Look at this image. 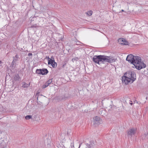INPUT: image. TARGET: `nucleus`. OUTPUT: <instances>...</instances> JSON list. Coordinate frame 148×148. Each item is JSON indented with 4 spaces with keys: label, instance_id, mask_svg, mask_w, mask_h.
Returning a JSON list of instances; mask_svg holds the SVG:
<instances>
[{
    "label": "nucleus",
    "instance_id": "nucleus-1",
    "mask_svg": "<svg viewBox=\"0 0 148 148\" xmlns=\"http://www.w3.org/2000/svg\"><path fill=\"white\" fill-rule=\"evenodd\" d=\"M136 79V74L135 73L132 71H127L122 77V82L125 84L129 83H132Z\"/></svg>",
    "mask_w": 148,
    "mask_h": 148
},
{
    "label": "nucleus",
    "instance_id": "nucleus-2",
    "mask_svg": "<svg viewBox=\"0 0 148 148\" xmlns=\"http://www.w3.org/2000/svg\"><path fill=\"white\" fill-rule=\"evenodd\" d=\"M93 59L95 62L99 64L100 62H101L103 63L104 62L111 63L115 61L113 57L103 55L94 56L93 57Z\"/></svg>",
    "mask_w": 148,
    "mask_h": 148
},
{
    "label": "nucleus",
    "instance_id": "nucleus-3",
    "mask_svg": "<svg viewBox=\"0 0 148 148\" xmlns=\"http://www.w3.org/2000/svg\"><path fill=\"white\" fill-rule=\"evenodd\" d=\"M136 60L134 65L132 66L133 68H135L137 69L140 70L142 69L145 68L146 65L143 62L141 61V58L140 57H137Z\"/></svg>",
    "mask_w": 148,
    "mask_h": 148
},
{
    "label": "nucleus",
    "instance_id": "nucleus-4",
    "mask_svg": "<svg viewBox=\"0 0 148 148\" xmlns=\"http://www.w3.org/2000/svg\"><path fill=\"white\" fill-rule=\"evenodd\" d=\"M137 57H139V56H134L133 55L130 54L127 56L126 60L134 65L136 60H137L136 59Z\"/></svg>",
    "mask_w": 148,
    "mask_h": 148
},
{
    "label": "nucleus",
    "instance_id": "nucleus-5",
    "mask_svg": "<svg viewBox=\"0 0 148 148\" xmlns=\"http://www.w3.org/2000/svg\"><path fill=\"white\" fill-rule=\"evenodd\" d=\"M53 58V59L52 58H48V64H51L53 67H55L56 66L57 64L55 62L54 58Z\"/></svg>",
    "mask_w": 148,
    "mask_h": 148
},
{
    "label": "nucleus",
    "instance_id": "nucleus-6",
    "mask_svg": "<svg viewBox=\"0 0 148 148\" xmlns=\"http://www.w3.org/2000/svg\"><path fill=\"white\" fill-rule=\"evenodd\" d=\"M119 43L121 44L124 45H127L128 42L124 38H120L118 39Z\"/></svg>",
    "mask_w": 148,
    "mask_h": 148
},
{
    "label": "nucleus",
    "instance_id": "nucleus-7",
    "mask_svg": "<svg viewBox=\"0 0 148 148\" xmlns=\"http://www.w3.org/2000/svg\"><path fill=\"white\" fill-rule=\"evenodd\" d=\"M136 129H132L127 132V133L128 135H134L136 131Z\"/></svg>",
    "mask_w": 148,
    "mask_h": 148
},
{
    "label": "nucleus",
    "instance_id": "nucleus-8",
    "mask_svg": "<svg viewBox=\"0 0 148 148\" xmlns=\"http://www.w3.org/2000/svg\"><path fill=\"white\" fill-rule=\"evenodd\" d=\"M41 74L42 75H46L48 72L46 69H41Z\"/></svg>",
    "mask_w": 148,
    "mask_h": 148
},
{
    "label": "nucleus",
    "instance_id": "nucleus-9",
    "mask_svg": "<svg viewBox=\"0 0 148 148\" xmlns=\"http://www.w3.org/2000/svg\"><path fill=\"white\" fill-rule=\"evenodd\" d=\"M30 85V83L29 84H27L25 82H23L22 83V87L24 88H27Z\"/></svg>",
    "mask_w": 148,
    "mask_h": 148
},
{
    "label": "nucleus",
    "instance_id": "nucleus-10",
    "mask_svg": "<svg viewBox=\"0 0 148 148\" xmlns=\"http://www.w3.org/2000/svg\"><path fill=\"white\" fill-rule=\"evenodd\" d=\"M92 11L90 10L86 12V14L88 15V16H90L92 15Z\"/></svg>",
    "mask_w": 148,
    "mask_h": 148
},
{
    "label": "nucleus",
    "instance_id": "nucleus-11",
    "mask_svg": "<svg viewBox=\"0 0 148 148\" xmlns=\"http://www.w3.org/2000/svg\"><path fill=\"white\" fill-rule=\"evenodd\" d=\"M41 69H37L36 70V73L39 74H41Z\"/></svg>",
    "mask_w": 148,
    "mask_h": 148
},
{
    "label": "nucleus",
    "instance_id": "nucleus-12",
    "mask_svg": "<svg viewBox=\"0 0 148 148\" xmlns=\"http://www.w3.org/2000/svg\"><path fill=\"white\" fill-rule=\"evenodd\" d=\"M49 86V85L46 82L44 84L42 87V88H45Z\"/></svg>",
    "mask_w": 148,
    "mask_h": 148
},
{
    "label": "nucleus",
    "instance_id": "nucleus-13",
    "mask_svg": "<svg viewBox=\"0 0 148 148\" xmlns=\"http://www.w3.org/2000/svg\"><path fill=\"white\" fill-rule=\"evenodd\" d=\"M32 118V116L30 115H27L25 117V119L27 120L29 119Z\"/></svg>",
    "mask_w": 148,
    "mask_h": 148
},
{
    "label": "nucleus",
    "instance_id": "nucleus-14",
    "mask_svg": "<svg viewBox=\"0 0 148 148\" xmlns=\"http://www.w3.org/2000/svg\"><path fill=\"white\" fill-rule=\"evenodd\" d=\"M95 120L97 121H99L100 120V118L99 117L96 116L95 117Z\"/></svg>",
    "mask_w": 148,
    "mask_h": 148
},
{
    "label": "nucleus",
    "instance_id": "nucleus-15",
    "mask_svg": "<svg viewBox=\"0 0 148 148\" xmlns=\"http://www.w3.org/2000/svg\"><path fill=\"white\" fill-rule=\"evenodd\" d=\"M52 80L51 79L49 80L46 83L48 84V85H49L50 84Z\"/></svg>",
    "mask_w": 148,
    "mask_h": 148
},
{
    "label": "nucleus",
    "instance_id": "nucleus-16",
    "mask_svg": "<svg viewBox=\"0 0 148 148\" xmlns=\"http://www.w3.org/2000/svg\"><path fill=\"white\" fill-rule=\"evenodd\" d=\"M19 76L18 75H17V76H16V77H14V79L15 80H17L19 79Z\"/></svg>",
    "mask_w": 148,
    "mask_h": 148
},
{
    "label": "nucleus",
    "instance_id": "nucleus-17",
    "mask_svg": "<svg viewBox=\"0 0 148 148\" xmlns=\"http://www.w3.org/2000/svg\"><path fill=\"white\" fill-rule=\"evenodd\" d=\"M0 148H5V147L3 145H0Z\"/></svg>",
    "mask_w": 148,
    "mask_h": 148
},
{
    "label": "nucleus",
    "instance_id": "nucleus-18",
    "mask_svg": "<svg viewBox=\"0 0 148 148\" xmlns=\"http://www.w3.org/2000/svg\"><path fill=\"white\" fill-rule=\"evenodd\" d=\"M32 53H29L28 54V56H32Z\"/></svg>",
    "mask_w": 148,
    "mask_h": 148
},
{
    "label": "nucleus",
    "instance_id": "nucleus-19",
    "mask_svg": "<svg viewBox=\"0 0 148 148\" xmlns=\"http://www.w3.org/2000/svg\"><path fill=\"white\" fill-rule=\"evenodd\" d=\"M130 104H131V105H132V103H131Z\"/></svg>",
    "mask_w": 148,
    "mask_h": 148
},
{
    "label": "nucleus",
    "instance_id": "nucleus-20",
    "mask_svg": "<svg viewBox=\"0 0 148 148\" xmlns=\"http://www.w3.org/2000/svg\"><path fill=\"white\" fill-rule=\"evenodd\" d=\"M122 11H124V10H122Z\"/></svg>",
    "mask_w": 148,
    "mask_h": 148
},
{
    "label": "nucleus",
    "instance_id": "nucleus-21",
    "mask_svg": "<svg viewBox=\"0 0 148 148\" xmlns=\"http://www.w3.org/2000/svg\"><path fill=\"white\" fill-rule=\"evenodd\" d=\"M1 63V61H0V63Z\"/></svg>",
    "mask_w": 148,
    "mask_h": 148
}]
</instances>
